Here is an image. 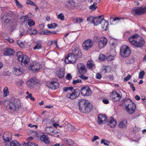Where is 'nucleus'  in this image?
I'll use <instances>...</instances> for the list:
<instances>
[{"label": "nucleus", "mask_w": 146, "mask_h": 146, "mask_svg": "<svg viewBox=\"0 0 146 146\" xmlns=\"http://www.w3.org/2000/svg\"><path fill=\"white\" fill-rule=\"evenodd\" d=\"M145 72L144 71L140 72L139 73V78L140 79L143 78Z\"/></svg>", "instance_id": "nucleus-46"}, {"label": "nucleus", "mask_w": 146, "mask_h": 146, "mask_svg": "<svg viewBox=\"0 0 146 146\" xmlns=\"http://www.w3.org/2000/svg\"><path fill=\"white\" fill-rule=\"evenodd\" d=\"M28 17L26 16L23 15L21 17L20 19L23 22H25L28 21Z\"/></svg>", "instance_id": "nucleus-43"}, {"label": "nucleus", "mask_w": 146, "mask_h": 146, "mask_svg": "<svg viewBox=\"0 0 146 146\" xmlns=\"http://www.w3.org/2000/svg\"><path fill=\"white\" fill-rule=\"evenodd\" d=\"M94 44L92 40L88 39L84 41L82 44V47L85 50H88L92 47Z\"/></svg>", "instance_id": "nucleus-7"}, {"label": "nucleus", "mask_w": 146, "mask_h": 146, "mask_svg": "<svg viewBox=\"0 0 146 146\" xmlns=\"http://www.w3.org/2000/svg\"><path fill=\"white\" fill-rule=\"evenodd\" d=\"M122 101L125 106V109L128 113L131 114L135 112L136 105L131 100L127 98L123 100Z\"/></svg>", "instance_id": "nucleus-3"}, {"label": "nucleus", "mask_w": 146, "mask_h": 146, "mask_svg": "<svg viewBox=\"0 0 146 146\" xmlns=\"http://www.w3.org/2000/svg\"><path fill=\"white\" fill-rule=\"evenodd\" d=\"M36 83V79L35 78H32L27 82V84L28 86L33 87Z\"/></svg>", "instance_id": "nucleus-24"}, {"label": "nucleus", "mask_w": 146, "mask_h": 146, "mask_svg": "<svg viewBox=\"0 0 146 146\" xmlns=\"http://www.w3.org/2000/svg\"><path fill=\"white\" fill-rule=\"evenodd\" d=\"M107 142L110 143L109 142H108L104 139H102L101 141V143H103L105 145H108L109 144L107 143Z\"/></svg>", "instance_id": "nucleus-56"}, {"label": "nucleus", "mask_w": 146, "mask_h": 146, "mask_svg": "<svg viewBox=\"0 0 146 146\" xmlns=\"http://www.w3.org/2000/svg\"><path fill=\"white\" fill-rule=\"evenodd\" d=\"M56 76L58 78L60 79L62 78L64 75V72L61 71L60 70H59L56 72Z\"/></svg>", "instance_id": "nucleus-27"}, {"label": "nucleus", "mask_w": 146, "mask_h": 146, "mask_svg": "<svg viewBox=\"0 0 146 146\" xmlns=\"http://www.w3.org/2000/svg\"><path fill=\"white\" fill-rule=\"evenodd\" d=\"M63 89L64 91H67L68 90H70L71 91L73 90L74 91H79V89L78 88H76L74 90L73 87L71 86L64 87L63 88Z\"/></svg>", "instance_id": "nucleus-30"}, {"label": "nucleus", "mask_w": 146, "mask_h": 146, "mask_svg": "<svg viewBox=\"0 0 146 146\" xmlns=\"http://www.w3.org/2000/svg\"><path fill=\"white\" fill-rule=\"evenodd\" d=\"M111 70V67L109 66H104L102 67V71L104 73L110 72Z\"/></svg>", "instance_id": "nucleus-28"}, {"label": "nucleus", "mask_w": 146, "mask_h": 146, "mask_svg": "<svg viewBox=\"0 0 146 146\" xmlns=\"http://www.w3.org/2000/svg\"><path fill=\"white\" fill-rule=\"evenodd\" d=\"M128 40L131 44L138 48L143 47L145 43V41L143 38L137 34H135L130 36Z\"/></svg>", "instance_id": "nucleus-1"}, {"label": "nucleus", "mask_w": 146, "mask_h": 146, "mask_svg": "<svg viewBox=\"0 0 146 146\" xmlns=\"http://www.w3.org/2000/svg\"><path fill=\"white\" fill-rule=\"evenodd\" d=\"M26 4L28 5H30L32 6L36 7V9L37 7L36 4L34 3L33 1L30 0H27L26 2Z\"/></svg>", "instance_id": "nucleus-40"}, {"label": "nucleus", "mask_w": 146, "mask_h": 146, "mask_svg": "<svg viewBox=\"0 0 146 146\" xmlns=\"http://www.w3.org/2000/svg\"><path fill=\"white\" fill-rule=\"evenodd\" d=\"M13 73L15 75L19 76L23 73V70L21 67H16L13 68Z\"/></svg>", "instance_id": "nucleus-21"}, {"label": "nucleus", "mask_w": 146, "mask_h": 146, "mask_svg": "<svg viewBox=\"0 0 146 146\" xmlns=\"http://www.w3.org/2000/svg\"><path fill=\"white\" fill-rule=\"evenodd\" d=\"M14 52V50L10 48H7L4 51V54L6 56L12 55Z\"/></svg>", "instance_id": "nucleus-26"}, {"label": "nucleus", "mask_w": 146, "mask_h": 146, "mask_svg": "<svg viewBox=\"0 0 146 146\" xmlns=\"http://www.w3.org/2000/svg\"><path fill=\"white\" fill-rule=\"evenodd\" d=\"M27 146H38L35 143L31 142H28L27 143Z\"/></svg>", "instance_id": "nucleus-49"}, {"label": "nucleus", "mask_w": 146, "mask_h": 146, "mask_svg": "<svg viewBox=\"0 0 146 146\" xmlns=\"http://www.w3.org/2000/svg\"><path fill=\"white\" fill-rule=\"evenodd\" d=\"M46 131L48 134H50L51 132H53V127H47L46 129Z\"/></svg>", "instance_id": "nucleus-34"}, {"label": "nucleus", "mask_w": 146, "mask_h": 146, "mask_svg": "<svg viewBox=\"0 0 146 146\" xmlns=\"http://www.w3.org/2000/svg\"><path fill=\"white\" fill-rule=\"evenodd\" d=\"M81 94L84 97L90 96L92 94V92H80Z\"/></svg>", "instance_id": "nucleus-38"}, {"label": "nucleus", "mask_w": 146, "mask_h": 146, "mask_svg": "<svg viewBox=\"0 0 146 146\" xmlns=\"http://www.w3.org/2000/svg\"><path fill=\"white\" fill-rule=\"evenodd\" d=\"M10 146H21L20 143L16 140L12 141L10 143Z\"/></svg>", "instance_id": "nucleus-29"}, {"label": "nucleus", "mask_w": 146, "mask_h": 146, "mask_svg": "<svg viewBox=\"0 0 146 146\" xmlns=\"http://www.w3.org/2000/svg\"><path fill=\"white\" fill-rule=\"evenodd\" d=\"M145 13H146V7H136L133 8L132 11V13L134 15H141Z\"/></svg>", "instance_id": "nucleus-6"}, {"label": "nucleus", "mask_w": 146, "mask_h": 146, "mask_svg": "<svg viewBox=\"0 0 146 146\" xmlns=\"http://www.w3.org/2000/svg\"><path fill=\"white\" fill-rule=\"evenodd\" d=\"M75 20L76 23H82L83 22V21L82 18H76Z\"/></svg>", "instance_id": "nucleus-50"}, {"label": "nucleus", "mask_w": 146, "mask_h": 146, "mask_svg": "<svg viewBox=\"0 0 146 146\" xmlns=\"http://www.w3.org/2000/svg\"><path fill=\"white\" fill-rule=\"evenodd\" d=\"M42 47L41 44H37L35 46L33 50H35L36 49H40Z\"/></svg>", "instance_id": "nucleus-45"}, {"label": "nucleus", "mask_w": 146, "mask_h": 146, "mask_svg": "<svg viewBox=\"0 0 146 146\" xmlns=\"http://www.w3.org/2000/svg\"><path fill=\"white\" fill-rule=\"evenodd\" d=\"M47 26L49 29H54L58 25L56 23H53L51 24H48Z\"/></svg>", "instance_id": "nucleus-37"}, {"label": "nucleus", "mask_w": 146, "mask_h": 146, "mask_svg": "<svg viewBox=\"0 0 146 146\" xmlns=\"http://www.w3.org/2000/svg\"><path fill=\"white\" fill-rule=\"evenodd\" d=\"M131 77V76L130 74H128L127 75V76L125 77L123 80V81L124 82H126L127 81L129 80Z\"/></svg>", "instance_id": "nucleus-52"}, {"label": "nucleus", "mask_w": 146, "mask_h": 146, "mask_svg": "<svg viewBox=\"0 0 146 146\" xmlns=\"http://www.w3.org/2000/svg\"><path fill=\"white\" fill-rule=\"evenodd\" d=\"M107 43V39L105 37H102L100 38V40L98 43V47L102 49L105 46Z\"/></svg>", "instance_id": "nucleus-13"}, {"label": "nucleus", "mask_w": 146, "mask_h": 146, "mask_svg": "<svg viewBox=\"0 0 146 146\" xmlns=\"http://www.w3.org/2000/svg\"><path fill=\"white\" fill-rule=\"evenodd\" d=\"M17 43L20 47H22L24 46V44L20 40L17 41Z\"/></svg>", "instance_id": "nucleus-55"}, {"label": "nucleus", "mask_w": 146, "mask_h": 146, "mask_svg": "<svg viewBox=\"0 0 146 146\" xmlns=\"http://www.w3.org/2000/svg\"><path fill=\"white\" fill-rule=\"evenodd\" d=\"M97 3L96 2H94L92 5H90L89 7V9L90 10H94L97 8L96 6Z\"/></svg>", "instance_id": "nucleus-39"}, {"label": "nucleus", "mask_w": 146, "mask_h": 146, "mask_svg": "<svg viewBox=\"0 0 146 146\" xmlns=\"http://www.w3.org/2000/svg\"><path fill=\"white\" fill-rule=\"evenodd\" d=\"M5 40L10 43H12L14 42V40L13 39L9 37H8L7 39H5Z\"/></svg>", "instance_id": "nucleus-63"}, {"label": "nucleus", "mask_w": 146, "mask_h": 146, "mask_svg": "<svg viewBox=\"0 0 146 146\" xmlns=\"http://www.w3.org/2000/svg\"><path fill=\"white\" fill-rule=\"evenodd\" d=\"M30 30L32 32L31 33H30V35H35L36 34L37 31L36 30H35V29H33V30L31 29Z\"/></svg>", "instance_id": "nucleus-61"}, {"label": "nucleus", "mask_w": 146, "mask_h": 146, "mask_svg": "<svg viewBox=\"0 0 146 146\" xmlns=\"http://www.w3.org/2000/svg\"><path fill=\"white\" fill-rule=\"evenodd\" d=\"M51 31L48 30H45L44 35H50Z\"/></svg>", "instance_id": "nucleus-62"}, {"label": "nucleus", "mask_w": 146, "mask_h": 146, "mask_svg": "<svg viewBox=\"0 0 146 146\" xmlns=\"http://www.w3.org/2000/svg\"><path fill=\"white\" fill-rule=\"evenodd\" d=\"M100 38L99 36H95L94 37V40L96 42H99L100 40Z\"/></svg>", "instance_id": "nucleus-57"}, {"label": "nucleus", "mask_w": 146, "mask_h": 146, "mask_svg": "<svg viewBox=\"0 0 146 146\" xmlns=\"http://www.w3.org/2000/svg\"><path fill=\"white\" fill-rule=\"evenodd\" d=\"M77 59L71 53H69L66 57L64 60L65 63L66 64H74Z\"/></svg>", "instance_id": "nucleus-8"}, {"label": "nucleus", "mask_w": 146, "mask_h": 146, "mask_svg": "<svg viewBox=\"0 0 146 146\" xmlns=\"http://www.w3.org/2000/svg\"><path fill=\"white\" fill-rule=\"evenodd\" d=\"M78 73L80 74H85L87 72V70L85 66L82 63H79L77 65Z\"/></svg>", "instance_id": "nucleus-12"}, {"label": "nucleus", "mask_w": 146, "mask_h": 146, "mask_svg": "<svg viewBox=\"0 0 146 146\" xmlns=\"http://www.w3.org/2000/svg\"><path fill=\"white\" fill-rule=\"evenodd\" d=\"M71 53L77 59L80 58L82 56L81 51L79 49L74 48Z\"/></svg>", "instance_id": "nucleus-16"}, {"label": "nucleus", "mask_w": 146, "mask_h": 146, "mask_svg": "<svg viewBox=\"0 0 146 146\" xmlns=\"http://www.w3.org/2000/svg\"><path fill=\"white\" fill-rule=\"evenodd\" d=\"M65 78L66 80H70L72 78V76L70 74H68L66 75Z\"/></svg>", "instance_id": "nucleus-59"}, {"label": "nucleus", "mask_w": 146, "mask_h": 146, "mask_svg": "<svg viewBox=\"0 0 146 146\" xmlns=\"http://www.w3.org/2000/svg\"><path fill=\"white\" fill-rule=\"evenodd\" d=\"M28 24L30 27L34 26L35 23L33 20L31 19H29L28 20Z\"/></svg>", "instance_id": "nucleus-36"}, {"label": "nucleus", "mask_w": 146, "mask_h": 146, "mask_svg": "<svg viewBox=\"0 0 146 146\" xmlns=\"http://www.w3.org/2000/svg\"><path fill=\"white\" fill-rule=\"evenodd\" d=\"M97 118V122L100 125H103L106 123L108 119L106 115L101 113L98 115Z\"/></svg>", "instance_id": "nucleus-9"}, {"label": "nucleus", "mask_w": 146, "mask_h": 146, "mask_svg": "<svg viewBox=\"0 0 146 146\" xmlns=\"http://www.w3.org/2000/svg\"><path fill=\"white\" fill-rule=\"evenodd\" d=\"M99 59L101 60L104 61L105 60L106 57L105 55L102 54H100L99 56Z\"/></svg>", "instance_id": "nucleus-48"}, {"label": "nucleus", "mask_w": 146, "mask_h": 146, "mask_svg": "<svg viewBox=\"0 0 146 146\" xmlns=\"http://www.w3.org/2000/svg\"><path fill=\"white\" fill-rule=\"evenodd\" d=\"M78 106L80 110L84 113H89L93 109L92 105L88 100L84 99L80 100Z\"/></svg>", "instance_id": "nucleus-2"}, {"label": "nucleus", "mask_w": 146, "mask_h": 146, "mask_svg": "<svg viewBox=\"0 0 146 146\" xmlns=\"http://www.w3.org/2000/svg\"><path fill=\"white\" fill-rule=\"evenodd\" d=\"M22 59L21 60L20 62H21V65L23 66H25L28 65V63L30 62L29 57L26 55L23 56Z\"/></svg>", "instance_id": "nucleus-17"}, {"label": "nucleus", "mask_w": 146, "mask_h": 146, "mask_svg": "<svg viewBox=\"0 0 146 146\" xmlns=\"http://www.w3.org/2000/svg\"><path fill=\"white\" fill-rule=\"evenodd\" d=\"M87 20L88 22L90 21L91 23H93L94 21V17L92 16L88 17H87Z\"/></svg>", "instance_id": "nucleus-44"}, {"label": "nucleus", "mask_w": 146, "mask_h": 146, "mask_svg": "<svg viewBox=\"0 0 146 146\" xmlns=\"http://www.w3.org/2000/svg\"><path fill=\"white\" fill-rule=\"evenodd\" d=\"M128 84L130 85V87L132 88L133 91H135V87L134 86V84L130 82H129Z\"/></svg>", "instance_id": "nucleus-53"}, {"label": "nucleus", "mask_w": 146, "mask_h": 146, "mask_svg": "<svg viewBox=\"0 0 146 146\" xmlns=\"http://www.w3.org/2000/svg\"><path fill=\"white\" fill-rule=\"evenodd\" d=\"M94 64H93V61L91 60L90 61H88L87 63V66L88 68L90 69H91L93 67Z\"/></svg>", "instance_id": "nucleus-41"}, {"label": "nucleus", "mask_w": 146, "mask_h": 146, "mask_svg": "<svg viewBox=\"0 0 146 146\" xmlns=\"http://www.w3.org/2000/svg\"><path fill=\"white\" fill-rule=\"evenodd\" d=\"M68 4L70 5L71 9H73L76 7L75 2L72 0H70L68 1Z\"/></svg>", "instance_id": "nucleus-33"}, {"label": "nucleus", "mask_w": 146, "mask_h": 146, "mask_svg": "<svg viewBox=\"0 0 146 146\" xmlns=\"http://www.w3.org/2000/svg\"><path fill=\"white\" fill-rule=\"evenodd\" d=\"M48 85H49L48 86V87L52 90L56 89L58 88L59 86V83L54 81L51 82Z\"/></svg>", "instance_id": "nucleus-19"}, {"label": "nucleus", "mask_w": 146, "mask_h": 146, "mask_svg": "<svg viewBox=\"0 0 146 146\" xmlns=\"http://www.w3.org/2000/svg\"><path fill=\"white\" fill-rule=\"evenodd\" d=\"M64 141L65 143H66L69 145H72L74 144L73 141L70 139H68L66 138L64 139Z\"/></svg>", "instance_id": "nucleus-31"}, {"label": "nucleus", "mask_w": 146, "mask_h": 146, "mask_svg": "<svg viewBox=\"0 0 146 146\" xmlns=\"http://www.w3.org/2000/svg\"><path fill=\"white\" fill-rule=\"evenodd\" d=\"M80 92H72V93H68L66 95L67 98L71 100L74 99L78 97Z\"/></svg>", "instance_id": "nucleus-18"}, {"label": "nucleus", "mask_w": 146, "mask_h": 146, "mask_svg": "<svg viewBox=\"0 0 146 146\" xmlns=\"http://www.w3.org/2000/svg\"><path fill=\"white\" fill-rule=\"evenodd\" d=\"M114 60V57L112 56H109L107 58V60L108 61H110Z\"/></svg>", "instance_id": "nucleus-54"}, {"label": "nucleus", "mask_w": 146, "mask_h": 146, "mask_svg": "<svg viewBox=\"0 0 146 146\" xmlns=\"http://www.w3.org/2000/svg\"><path fill=\"white\" fill-rule=\"evenodd\" d=\"M121 96L117 92H112L110 93V97L113 101L117 102L119 101Z\"/></svg>", "instance_id": "nucleus-10"}, {"label": "nucleus", "mask_w": 146, "mask_h": 146, "mask_svg": "<svg viewBox=\"0 0 146 146\" xmlns=\"http://www.w3.org/2000/svg\"><path fill=\"white\" fill-rule=\"evenodd\" d=\"M81 82V80L80 79H78L76 80H74L73 81L72 84L74 85H75L78 83Z\"/></svg>", "instance_id": "nucleus-51"}, {"label": "nucleus", "mask_w": 146, "mask_h": 146, "mask_svg": "<svg viewBox=\"0 0 146 146\" xmlns=\"http://www.w3.org/2000/svg\"><path fill=\"white\" fill-rule=\"evenodd\" d=\"M91 91L90 88L89 86L83 87L81 89V91Z\"/></svg>", "instance_id": "nucleus-42"}, {"label": "nucleus", "mask_w": 146, "mask_h": 146, "mask_svg": "<svg viewBox=\"0 0 146 146\" xmlns=\"http://www.w3.org/2000/svg\"><path fill=\"white\" fill-rule=\"evenodd\" d=\"M24 55H23L22 52L21 51L18 52L17 53V60L19 62L22 60L23 56Z\"/></svg>", "instance_id": "nucleus-32"}, {"label": "nucleus", "mask_w": 146, "mask_h": 146, "mask_svg": "<svg viewBox=\"0 0 146 146\" xmlns=\"http://www.w3.org/2000/svg\"><path fill=\"white\" fill-rule=\"evenodd\" d=\"M3 139L5 141H10L12 138V133L9 131H6L3 135Z\"/></svg>", "instance_id": "nucleus-14"}, {"label": "nucleus", "mask_w": 146, "mask_h": 146, "mask_svg": "<svg viewBox=\"0 0 146 146\" xmlns=\"http://www.w3.org/2000/svg\"><path fill=\"white\" fill-rule=\"evenodd\" d=\"M26 94H27V96L26 97L27 99L29 98L30 100L33 101H34L35 100V98L32 97V94L29 93V92H26Z\"/></svg>", "instance_id": "nucleus-35"}, {"label": "nucleus", "mask_w": 146, "mask_h": 146, "mask_svg": "<svg viewBox=\"0 0 146 146\" xmlns=\"http://www.w3.org/2000/svg\"><path fill=\"white\" fill-rule=\"evenodd\" d=\"M96 78L98 79H100L102 77V75L99 73H98L96 75Z\"/></svg>", "instance_id": "nucleus-60"}, {"label": "nucleus", "mask_w": 146, "mask_h": 146, "mask_svg": "<svg viewBox=\"0 0 146 146\" xmlns=\"http://www.w3.org/2000/svg\"><path fill=\"white\" fill-rule=\"evenodd\" d=\"M102 16L100 15L97 17H94V22L93 23L94 25L97 26L101 24L104 18H102Z\"/></svg>", "instance_id": "nucleus-20"}, {"label": "nucleus", "mask_w": 146, "mask_h": 146, "mask_svg": "<svg viewBox=\"0 0 146 146\" xmlns=\"http://www.w3.org/2000/svg\"><path fill=\"white\" fill-rule=\"evenodd\" d=\"M58 18L61 20H63L64 19V16L62 13H61L58 15Z\"/></svg>", "instance_id": "nucleus-47"}, {"label": "nucleus", "mask_w": 146, "mask_h": 146, "mask_svg": "<svg viewBox=\"0 0 146 146\" xmlns=\"http://www.w3.org/2000/svg\"><path fill=\"white\" fill-rule=\"evenodd\" d=\"M8 106L10 110H16L17 108H19L21 106V104L19 99L12 98L9 101Z\"/></svg>", "instance_id": "nucleus-4"}, {"label": "nucleus", "mask_w": 146, "mask_h": 146, "mask_svg": "<svg viewBox=\"0 0 146 146\" xmlns=\"http://www.w3.org/2000/svg\"><path fill=\"white\" fill-rule=\"evenodd\" d=\"M127 124V121L126 119H123L122 120L120 121L118 126L120 128H125Z\"/></svg>", "instance_id": "nucleus-22"}, {"label": "nucleus", "mask_w": 146, "mask_h": 146, "mask_svg": "<svg viewBox=\"0 0 146 146\" xmlns=\"http://www.w3.org/2000/svg\"><path fill=\"white\" fill-rule=\"evenodd\" d=\"M107 125L111 128L115 127L116 125L117 121L113 117H111L107 121Z\"/></svg>", "instance_id": "nucleus-15"}, {"label": "nucleus", "mask_w": 146, "mask_h": 146, "mask_svg": "<svg viewBox=\"0 0 146 146\" xmlns=\"http://www.w3.org/2000/svg\"><path fill=\"white\" fill-rule=\"evenodd\" d=\"M101 24L102 29L106 31L108 29L109 23L108 21H106L104 19Z\"/></svg>", "instance_id": "nucleus-25"}, {"label": "nucleus", "mask_w": 146, "mask_h": 146, "mask_svg": "<svg viewBox=\"0 0 146 146\" xmlns=\"http://www.w3.org/2000/svg\"><path fill=\"white\" fill-rule=\"evenodd\" d=\"M29 68L32 71L35 72L39 70L41 68L40 64L37 62H35L32 64H30Z\"/></svg>", "instance_id": "nucleus-11"}, {"label": "nucleus", "mask_w": 146, "mask_h": 146, "mask_svg": "<svg viewBox=\"0 0 146 146\" xmlns=\"http://www.w3.org/2000/svg\"><path fill=\"white\" fill-rule=\"evenodd\" d=\"M25 33V31L23 30L22 31L20 32V34H19V36L21 38L24 35Z\"/></svg>", "instance_id": "nucleus-64"}, {"label": "nucleus", "mask_w": 146, "mask_h": 146, "mask_svg": "<svg viewBox=\"0 0 146 146\" xmlns=\"http://www.w3.org/2000/svg\"><path fill=\"white\" fill-rule=\"evenodd\" d=\"M120 52L122 57L126 58L129 56L131 54V50L127 46L123 45L120 47Z\"/></svg>", "instance_id": "nucleus-5"}, {"label": "nucleus", "mask_w": 146, "mask_h": 146, "mask_svg": "<svg viewBox=\"0 0 146 146\" xmlns=\"http://www.w3.org/2000/svg\"><path fill=\"white\" fill-rule=\"evenodd\" d=\"M41 141L43 142L45 144H49L50 143V141L48 136L47 135L43 134L40 137Z\"/></svg>", "instance_id": "nucleus-23"}, {"label": "nucleus", "mask_w": 146, "mask_h": 146, "mask_svg": "<svg viewBox=\"0 0 146 146\" xmlns=\"http://www.w3.org/2000/svg\"><path fill=\"white\" fill-rule=\"evenodd\" d=\"M79 77L82 79L86 80L88 79V77L85 76L83 75L84 74H80Z\"/></svg>", "instance_id": "nucleus-58"}]
</instances>
